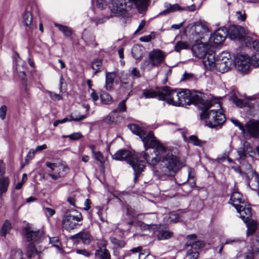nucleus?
Here are the masks:
<instances>
[{"label":"nucleus","instance_id":"46","mask_svg":"<svg viewBox=\"0 0 259 259\" xmlns=\"http://www.w3.org/2000/svg\"><path fill=\"white\" fill-rule=\"evenodd\" d=\"M256 225L254 222H250L247 224V231L246 235L247 236L252 235L256 230Z\"/></svg>","mask_w":259,"mask_h":259},{"label":"nucleus","instance_id":"18","mask_svg":"<svg viewBox=\"0 0 259 259\" xmlns=\"http://www.w3.org/2000/svg\"><path fill=\"white\" fill-rule=\"evenodd\" d=\"M239 159L240 160H244L247 157V155H249L252 157L253 154H254V152L250 144L245 142L242 147L239 148L237 150Z\"/></svg>","mask_w":259,"mask_h":259},{"label":"nucleus","instance_id":"14","mask_svg":"<svg viewBox=\"0 0 259 259\" xmlns=\"http://www.w3.org/2000/svg\"><path fill=\"white\" fill-rule=\"evenodd\" d=\"M245 127L250 136L255 138L259 137V120H250L245 123Z\"/></svg>","mask_w":259,"mask_h":259},{"label":"nucleus","instance_id":"15","mask_svg":"<svg viewBox=\"0 0 259 259\" xmlns=\"http://www.w3.org/2000/svg\"><path fill=\"white\" fill-rule=\"evenodd\" d=\"M246 203L242 194L237 190H234L231 194L229 203L235 208Z\"/></svg>","mask_w":259,"mask_h":259},{"label":"nucleus","instance_id":"2","mask_svg":"<svg viewBox=\"0 0 259 259\" xmlns=\"http://www.w3.org/2000/svg\"><path fill=\"white\" fill-rule=\"evenodd\" d=\"M221 104L213 101H206L203 104L200 118L204 119L206 125L213 128L222 125L226 121V117L220 111Z\"/></svg>","mask_w":259,"mask_h":259},{"label":"nucleus","instance_id":"58","mask_svg":"<svg viewBox=\"0 0 259 259\" xmlns=\"http://www.w3.org/2000/svg\"><path fill=\"white\" fill-rule=\"evenodd\" d=\"M194 74L191 73L185 72L181 79V81L190 80L193 78Z\"/></svg>","mask_w":259,"mask_h":259},{"label":"nucleus","instance_id":"38","mask_svg":"<svg viewBox=\"0 0 259 259\" xmlns=\"http://www.w3.org/2000/svg\"><path fill=\"white\" fill-rule=\"evenodd\" d=\"M12 228V226L10 222L8 220H6L1 229V235L2 237H5L6 234L9 233Z\"/></svg>","mask_w":259,"mask_h":259},{"label":"nucleus","instance_id":"7","mask_svg":"<svg viewBox=\"0 0 259 259\" xmlns=\"http://www.w3.org/2000/svg\"><path fill=\"white\" fill-rule=\"evenodd\" d=\"M109 8L113 13L124 14L132 8L130 0H110Z\"/></svg>","mask_w":259,"mask_h":259},{"label":"nucleus","instance_id":"28","mask_svg":"<svg viewBox=\"0 0 259 259\" xmlns=\"http://www.w3.org/2000/svg\"><path fill=\"white\" fill-rule=\"evenodd\" d=\"M116 76V73L113 72L106 73L105 88L107 90L110 91L112 89L113 82Z\"/></svg>","mask_w":259,"mask_h":259},{"label":"nucleus","instance_id":"10","mask_svg":"<svg viewBox=\"0 0 259 259\" xmlns=\"http://www.w3.org/2000/svg\"><path fill=\"white\" fill-rule=\"evenodd\" d=\"M24 236L27 242H38L43 237V233L39 230H34L29 225L22 229Z\"/></svg>","mask_w":259,"mask_h":259},{"label":"nucleus","instance_id":"44","mask_svg":"<svg viewBox=\"0 0 259 259\" xmlns=\"http://www.w3.org/2000/svg\"><path fill=\"white\" fill-rule=\"evenodd\" d=\"M189 47V46L187 42L179 41L176 43L175 46V50L178 52H180L182 50L187 49Z\"/></svg>","mask_w":259,"mask_h":259},{"label":"nucleus","instance_id":"47","mask_svg":"<svg viewBox=\"0 0 259 259\" xmlns=\"http://www.w3.org/2000/svg\"><path fill=\"white\" fill-rule=\"evenodd\" d=\"M83 136L79 133H74L72 134L63 136L64 138H69L71 140H78L80 139Z\"/></svg>","mask_w":259,"mask_h":259},{"label":"nucleus","instance_id":"22","mask_svg":"<svg viewBox=\"0 0 259 259\" xmlns=\"http://www.w3.org/2000/svg\"><path fill=\"white\" fill-rule=\"evenodd\" d=\"M132 2V7L135 6L140 13L146 11L148 6L150 0H130Z\"/></svg>","mask_w":259,"mask_h":259},{"label":"nucleus","instance_id":"1","mask_svg":"<svg viewBox=\"0 0 259 259\" xmlns=\"http://www.w3.org/2000/svg\"><path fill=\"white\" fill-rule=\"evenodd\" d=\"M130 130L138 136L142 142L146 150L149 148L154 149V156H151L146 152L139 153V160L142 157L150 165L154 166L161 162L159 173L162 175L173 177L186 165L185 160L174 154L172 151L166 148L156 140L153 132H146L136 124L128 125Z\"/></svg>","mask_w":259,"mask_h":259},{"label":"nucleus","instance_id":"59","mask_svg":"<svg viewBox=\"0 0 259 259\" xmlns=\"http://www.w3.org/2000/svg\"><path fill=\"white\" fill-rule=\"evenodd\" d=\"M51 243H53V246L56 247L58 250L61 249L60 243L57 238L54 237L50 239Z\"/></svg>","mask_w":259,"mask_h":259},{"label":"nucleus","instance_id":"63","mask_svg":"<svg viewBox=\"0 0 259 259\" xmlns=\"http://www.w3.org/2000/svg\"><path fill=\"white\" fill-rule=\"evenodd\" d=\"M44 210L46 214V215L48 217H52L55 213V210L50 207L45 208Z\"/></svg>","mask_w":259,"mask_h":259},{"label":"nucleus","instance_id":"37","mask_svg":"<svg viewBox=\"0 0 259 259\" xmlns=\"http://www.w3.org/2000/svg\"><path fill=\"white\" fill-rule=\"evenodd\" d=\"M16 55L19 58V55L16 53ZM16 70L18 73H21L25 75V64L20 59L16 60Z\"/></svg>","mask_w":259,"mask_h":259},{"label":"nucleus","instance_id":"5","mask_svg":"<svg viewBox=\"0 0 259 259\" xmlns=\"http://www.w3.org/2000/svg\"><path fill=\"white\" fill-rule=\"evenodd\" d=\"M82 220L81 213L75 209L67 210L63 219V227L68 231L75 229Z\"/></svg>","mask_w":259,"mask_h":259},{"label":"nucleus","instance_id":"61","mask_svg":"<svg viewBox=\"0 0 259 259\" xmlns=\"http://www.w3.org/2000/svg\"><path fill=\"white\" fill-rule=\"evenodd\" d=\"M189 245L192 246V248L197 249L202 247L204 245L203 243L201 241H197L194 243H189Z\"/></svg>","mask_w":259,"mask_h":259},{"label":"nucleus","instance_id":"41","mask_svg":"<svg viewBox=\"0 0 259 259\" xmlns=\"http://www.w3.org/2000/svg\"><path fill=\"white\" fill-rule=\"evenodd\" d=\"M155 67L154 64H153V62L151 60H144L141 64V69L145 70H147L148 71L151 70L153 67Z\"/></svg>","mask_w":259,"mask_h":259},{"label":"nucleus","instance_id":"50","mask_svg":"<svg viewBox=\"0 0 259 259\" xmlns=\"http://www.w3.org/2000/svg\"><path fill=\"white\" fill-rule=\"evenodd\" d=\"M189 142L196 146H201L202 145V142L196 136L194 135L191 136L189 137Z\"/></svg>","mask_w":259,"mask_h":259},{"label":"nucleus","instance_id":"26","mask_svg":"<svg viewBox=\"0 0 259 259\" xmlns=\"http://www.w3.org/2000/svg\"><path fill=\"white\" fill-rule=\"evenodd\" d=\"M248 185L251 189L257 191L259 189V174L255 171L252 172V177L248 182Z\"/></svg>","mask_w":259,"mask_h":259},{"label":"nucleus","instance_id":"11","mask_svg":"<svg viewBox=\"0 0 259 259\" xmlns=\"http://www.w3.org/2000/svg\"><path fill=\"white\" fill-rule=\"evenodd\" d=\"M227 29L223 27L217 30L213 35H211L209 42L211 47H215V45L221 44L227 36Z\"/></svg>","mask_w":259,"mask_h":259},{"label":"nucleus","instance_id":"36","mask_svg":"<svg viewBox=\"0 0 259 259\" xmlns=\"http://www.w3.org/2000/svg\"><path fill=\"white\" fill-rule=\"evenodd\" d=\"M9 184V180L7 177L0 178V195L5 193L8 189Z\"/></svg>","mask_w":259,"mask_h":259},{"label":"nucleus","instance_id":"20","mask_svg":"<svg viewBox=\"0 0 259 259\" xmlns=\"http://www.w3.org/2000/svg\"><path fill=\"white\" fill-rule=\"evenodd\" d=\"M216 59L213 53H208L206 56L203 58V64L208 69L214 70L215 68Z\"/></svg>","mask_w":259,"mask_h":259},{"label":"nucleus","instance_id":"39","mask_svg":"<svg viewBox=\"0 0 259 259\" xmlns=\"http://www.w3.org/2000/svg\"><path fill=\"white\" fill-rule=\"evenodd\" d=\"M100 99L101 102L104 104H110L112 103L111 96L104 91L101 92Z\"/></svg>","mask_w":259,"mask_h":259},{"label":"nucleus","instance_id":"31","mask_svg":"<svg viewBox=\"0 0 259 259\" xmlns=\"http://www.w3.org/2000/svg\"><path fill=\"white\" fill-rule=\"evenodd\" d=\"M190 99V104H197L199 103H201L202 106H203V104L205 103V102H203L202 100V95L201 93H196V92H191V97ZM203 106H202V108Z\"/></svg>","mask_w":259,"mask_h":259},{"label":"nucleus","instance_id":"30","mask_svg":"<svg viewBox=\"0 0 259 259\" xmlns=\"http://www.w3.org/2000/svg\"><path fill=\"white\" fill-rule=\"evenodd\" d=\"M253 47L257 51L255 54L252 57V64L254 67H259V41H253Z\"/></svg>","mask_w":259,"mask_h":259},{"label":"nucleus","instance_id":"64","mask_svg":"<svg viewBox=\"0 0 259 259\" xmlns=\"http://www.w3.org/2000/svg\"><path fill=\"white\" fill-rule=\"evenodd\" d=\"M126 208V214L127 215L134 217L136 214L135 209H134L132 207L127 205Z\"/></svg>","mask_w":259,"mask_h":259},{"label":"nucleus","instance_id":"9","mask_svg":"<svg viewBox=\"0 0 259 259\" xmlns=\"http://www.w3.org/2000/svg\"><path fill=\"white\" fill-rule=\"evenodd\" d=\"M178 95L179 91L171 90L170 88L165 87L161 90L159 100H164L169 104L179 106V105L175 103V102L178 100Z\"/></svg>","mask_w":259,"mask_h":259},{"label":"nucleus","instance_id":"24","mask_svg":"<svg viewBox=\"0 0 259 259\" xmlns=\"http://www.w3.org/2000/svg\"><path fill=\"white\" fill-rule=\"evenodd\" d=\"M144 48L140 45H135L132 49V54L136 60H141L143 57Z\"/></svg>","mask_w":259,"mask_h":259},{"label":"nucleus","instance_id":"54","mask_svg":"<svg viewBox=\"0 0 259 259\" xmlns=\"http://www.w3.org/2000/svg\"><path fill=\"white\" fill-rule=\"evenodd\" d=\"M169 223H176L179 221V215L177 213L171 212L168 218Z\"/></svg>","mask_w":259,"mask_h":259},{"label":"nucleus","instance_id":"53","mask_svg":"<svg viewBox=\"0 0 259 259\" xmlns=\"http://www.w3.org/2000/svg\"><path fill=\"white\" fill-rule=\"evenodd\" d=\"M133 82L131 81H124L121 80V87L127 91H130L132 89Z\"/></svg>","mask_w":259,"mask_h":259},{"label":"nucleus","instance_id":"62","mask_svg":"<svg viewBox=\"0 0 259 259\" xmlns=\"http://www.w3.org/2000/svg\"><path fill=\"white\" fill-rule=\"evenodd\" d=\"M234 102L237 106L241 108L244 106L246 104L244 100L238 98H235L234 99Z\"/></svg>","mask_w":259,"mask_h":259},{"label":"nucleus","instance_id":"32","mask_svg":"<svg viewBox=\"0 0 259 259\" xmlns=\"http://www.w3.org/2000/svg\"><path fill=\"white\" fill-rule=\"evenodd\" d=\"M38 251L35 247V245L33 242H30L26 248V254L28 258H30L35 256L38 254Z\"/></svg>","mask_w":259,"mask_h":259},{"label":"nucleus","instance_id":"35","mask_svg":"<svg viewBox=\"0 0 259 259\" xmlns=\"http://www.w3.org/2000/svg\"><path fill=\"white\" fill-rule=\"evenodd\" d=\"M54 25L63 33L64 36L68 37L72 35V29L68 26L63 25L58 23H55Z\"/></svg>","mask_w":259,"mask_h":259},{"label":"nucleus","instance_id":"40","mask_svg":"<svg viewBox=\"0 0 259 259\" xmlns=\"http://www.w3.org/2000/svg\"><path fill=\"white\" fill-rule=\"evenodd\" d=\"M102 65V62L101 59H96L94 60L91 63L92 68L95 71V73L101 71V68Z\"/></svg>","mask_w":259,"mask_h":259},{"label":"nucleus","instance_id":"55","mask_svg":"<svg viewBox=\"0 0 259 259\" xmlns=\"http://www.w3.org/2000/svg\"><path fill=\"white\" fill-rule=\"evenodd\" d=\"M155 36L154 33H152L150 35L144 36L140 38V40L143 42H149L152 39H154Z\"/></svg>","mask_w":259,"mask_h":259},{"label":"nucleus","instance_id":"8","mask_svg":"<svg viewBox=\"0 0 259 259\" xmlns=\"http://www.w3.org/2000/svg\"><path fill=\"white\" fill-rule=\"evenodd\" d=\"M251 63L252 64V62H250L248 56L245 54H238L234 58L235 66L241 73H248Z\"/></svg>","mask_w":259,"mask_h":259},{"label":"nucleus","instance_id":"21","mask_svg":"<svg viewBox=\"0 0 259 259\" xmlns=\"http://www.w3.org/2000/svg\"><path fill=\"white\" fill-rule=\"evenodd\" d=\"M144 222L147 224H152V226H150L151 228L158 231L160 228V225L157 224V217L155 213L147 214L145 215L144 218Z\"/></svg>","mask_w":259,"mask_h":259},{"label":"nucleus","instance_id":"13","mask_svg":"<svg viewBox=\"0 0 259 259\" xmlns=\"http://www.w3.org/2000/svg\"><path fill=\"white\" fill-rule=\"evenodd\" d=\"M178 100L175 103L179 106H185L190 105L191 92L188 89H181L179 91Z\"/></svg>","mask_w":259,"mask_h":259},{"label":"nucleus","instance_id":"23","mask_svg":"<svg viewBox=\"0 0 259 259\" xmlns=\"http://www.w3.org/2000/svg\"><path fill=\"white\" fill-rule=\"evenodd\" d=\"M60 169H62L61 171L53 172H49L48 175L50 176L53 180H57L59 178L64 177L67 172L69 171V168L66 165L62 164Z\"/></svg>","mask_w":259,"mask_h":259},{"label":"nucleus","instance_id":"45","mask_svg":"<svg viewBox=\"0 0 259 259\" xmlns=\"http://www.w3.org/2000/svg\"><path fill=\"white\" fill-rule=\"evenodd\" d=\"M46 166L50 168L51 169L50 172H55V171H61L62 169H60L61 166L62 165H57V164L55 163H52L51 162H47L46 163Z\"/></svg>","mask_w":259,"mask_h":259},{"label":"nucleus","instance_id":"16","mask_svg":"<svg viewBox=\"0 0 259 259\" xmlns=\"http://www.w3.org/2000/svg\"><path fill=\"white\" fill-rule=\"evenodd\" d=\"M37 11V7L35 4L27 6L26 10L22 16V23L25 26L30 27L32 22V11Z\"/></svg>","mask_w":259,"mask_h":259},{"label":"nucleus","instance_id":"51","mask_svg":"<svg viewBox=\"0 0 259 259\" xmlns=\"http://www.w3.org/2000/svg\"><path fill=\"white\" fill-rule=\"evenodd\" d=\"M125 101H126V100H122V101H121L119 103L118 107L115 110V111H117V112H122L125 111L126 109V105H125Z\"/></svg>","mask_w":259,"mask_h":259},{"label":"nucleus","instance_id":"29","mask_svg":"<svg viewBox=\"0 0 259 259\" xmlns=\"http://www.w3.org/2000/svg\"><path fill=\"white\" fill-rule=\"evenodd\" d=\"M95 256L98 259H109L110 257L109 252L104 245L96 250Z\"/></svg>","mask_w":259,"mask_h":259},{"label":"nucleus","instance_id":"19","mask_svg":"<svg viewBox=\"0 0 259 259\" xmlns=\"http://www.w3.org/2000/svg\"><path fill=\"white\" fill-rule=\"evenodd\" d=\"M236 209L244 222L249 220L251 217V208L246 202Z\"/></svg>","mask_w":259,"mask_h":259},{"label":"nucleus","instance_id":"43","mask_svg":"<svg viewBox=\"0 0 259 259\" xmlns=\"http://www.w3.org/2000/svg\"><path fill=\"white\" fill-rule=\"evenodd\" d=\"M71 121H79L84 119L87 118V116L81 115L79 112L75 111L70 114Z\"/></svg>","mask_w":259,"mask_h":259},{"label":"nucleus","instance_id":"49","mask_svg":"<svg viewBox=\"0 0 259 259\" xmlns=\"http://www.w3.org/2000/svg\"><path fill=\"white\" fill-rule=\"evenodd\" d=\"M111 242L117 247H123L125 245V242L123 240H118L115 237L110 238Z\"/></svg>","mask_w":259,"mask_h":259},{"label":"nucleus","instance_id":"6","mask_svg":"<svg viewBox=\"0 0 259 259\" xmlns=\"http://www.w3.org/2000/svg\"><path fill=\"white\" fill-rule=\"evenodd\" d=\"M234 66L230 53L223 52L218 56L215 61V70L221 73L228 71Z\"/></svg>","mask_w":259,"mask_h":259},{"label":"nucleus","instance_id":"34","mask_svg":"<svg viewBox=\"0 0 259 259\" xmlns=\"http://www.w3.org/2000/svg\"><path fill=\"white\" fill-rule=\"evenodd\" d=\"M250 245L252 251L259 253V233H256L253 236Z\"/></svg>","mask_w":259,"mask_h":259},{"label":"nucleus","instance_id":"52","mask_svg":"<svg viewBox=\"0 0 259 259\" xmlns=\"http://www.w3.org/2000/svg\"><path fill=\"white\" fill-rule=\"evenodd\" d=\"M92 155L95 159L99 161L101 163L103 164L104 162L103 156L100 151H96Z\"/></svg>","mask_w":259,"mask_h":259},{"label":"nucleus","instance_id":"57","mask_svg":"<svg viewBox=\"0 0 259 259\" xmlns=\"http://www.w3.org/2000/svg\"><path fill=\"white\" fill-rule=\"evenodd\" d=\"M7 107L6 105H3L0 107V118L4 120L6 116Z\"/></svg>","mask_w":259,"mask_h":259},{"label":"nucleus","instance_id":"42","mask_svg":"<svg viewBox=\"0 0 259 259\" xmlns=\"http://www.w3.org/2000/svg\"><path fill=\"white\" fill-rule=\"evenodd\" d=\"M172 236V233L167 230L160 231L157 237L158 240H164L169 238Z\"/></svg>","mask_w":259,"mask_h":259},{"label":"nucleus","instance_id":"56","mask_svg":"<svg viewBox=\"0 0 259 259\" xmlns=\"http://www.w3.org/2000/svg\"><path fill=\"white\" fill-rule=\"evenodd\" d=\"M236 16L238 20L244 21L246 19V15L244 11H237L236 12Z\"/></svg>","mask_w":259,"mask_h":259},{"label":"nucleus","instance_id":"12","mask_svg":"<svg viewBox=\"0 0 259 259\" xmlns=\"http://www.w3.org/2000/svg\"><path fill=\"white\" fill-rule=\"evenodd\" d=\"M148 56L153 64L155 66H158L164 61L166 55L163 51L157 49L149 52Z\"/></svg>","mask_w":259,"mask_h":259},{"label":"nucleus","instance_id":"60","mask_svg":"<svg viewBox=\"0 0 259 259\" xmlns=\"http://www.w3.org/2000/svg\"><path fill=\"white\" fill-rule=\"evenodd\" d=\"M243 242V240L239 239V238H235L233 239H227L225 242L224 243L225 244H232L234 243H238Z\"/></svg>","mask_w":259,"mask_h":259},{"label":"nucleus","instance_id":"17","mask_svg":"<svg viewBox=\"0 0 259 259\" xmlns=\"http://www.w3.org/2000/svg\"><path fill=\"white\" fill-rule=\"evenodd\" d=\"M227 33L230 38L235 39L242 37L244 34V30L240 26L231 25L227 29Z\"/></svg>","mask_w":259,"mask_h":259},{"label":"nucleus","instance_id":"27","mask_svg":"<svg viewBox=\"0 0 259 259\" xmlns=\"http://www.w3.org/2000/svg\"><path fill=\"white\" fill-rule=\"evenodd\" d=\"M164 6L165 8V10L161 13V14L163 15L172 13L179 10L182 11L184 10L177 4L171 5L170 4L166 3L164 4Z\"/></svg>","mask_w":259,"mask_h":259},{"label":"nucleus","instance_id":"33","mask_svg":"<svg viewBox=\"0 0 259 259\" xmlns=\"http://www.w3.org/2000/svg\"><path fill=\"white\" fill-rule=\"evenodd\" d=\"M161 90L156 92L152 89H145L143 91L142 95L145 99L154 98L158 97L159 99V95Z\"/></svg>","mask_w":259,"mask_h":259},{"label":"nucleus","instance_id":"3","mask_svg":"<svg viewBox=\"0 0 259 259\" xmlns=\"http://www.w3.org/2000/svg\"><path fill=\"white\" fill-rule=\"evenodd\" d=\"M187 28L190 29L193 36V39L195 41V44L192 47L193 54L197 58H203L207 55V51L211 47L209 43L199 42V38H202V34L208 31L207 26L202 22H197L190 24Z\"/></svg>","mask_w":259,"mask_h":259},{"label":"nucleus","instance_id":"48","mask_svg":"<svg viewBox=\"0 0 259 259\" xmlns=\"http://www.w3.org/2000/svg\"><path fill=\"white\" fill-rule=\"evenodd\" d=\"M139 226L141 228V229L143 230H148L149 231H157L156 230L153 228H151L150 226H152L151 224H146L144 222H139Z\"/></svg>","mask_w":259,"mask_h":259},{"label":"nucleus","instance_id":"25","mask_svg":"<svg viewBox=\"0 0 259 259\" xmlns=\"http://www.w3.org/2000/svg\"><path fill=\"white\" fill-rule=\"evenodd\" d=\"M73 237L80 239L84 244L88 245L91 242L92 236L89 232L82 231L75 235Z\"/></svg>","mask_w":259,"mask_h":259},{"label":"nucleus","instance_id":"4","mask_svg":"<svg viewBox=\"0 0 259 259\" xmlns=\"http://www.w3.org/2000/svg\"><path fill=\"white\" fill-rule=\"evenodd\" d=\"M116 160L126 161L133 167L135 174V180L137 179V174L141 173L145 167V162L139 160V153L132 154L126 150H119L112 156Z\"/></svg>","mask_w":259,"mask_h":259}]
</instances>
